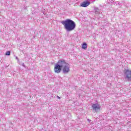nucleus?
<instances>
[{
  "instance_id": "1",
  "label": "nucleus",
  "mask_w": 131,
  "mask_h": 131,
  "mask_svg": "<svg viewBox=\"0 0 131 131\" xmlns=\"http://www.w3.org/2000/svg\"><path fill=\"white\" fill-rule=\"evenodd\" d=\"M61 24L63 25L64 29H66L67 32H70V31H73L76 27V24L73 20L69 19H67L65 20L61 21Z\"/></svg>"
},
{
  "instance_id": "2",
  "label": "nucleus",
  "mask_w": 131,
  "mask_h": 131,
  "mask_svg": "<svg viewBox=\"0 0 131 131\" xmlns=\"http://www.w3.org/2000/svg\"><path fill=\"white\" fill-rule=\"evenodd\" d=\"M61 68H62L63 73L67 74L70 71V65L64 60H61Z\"/></svg>"
},
{
  "instance_id": "3",
  "label": "nucleus",
  "mask_w": 131,
  "mask_h": 131,
  "mask_svg": "<svg viewBox=\"0 0 131 131\" xmlns=\"http://www.w3.org/2000/svg\"><path fill=\"white\" fill-rule=\"evenodd\" d=\"M61 70H62V60H59L54 65V71L55 73H60L61 72Z\"/></svg>"
},
{
  "instance_id": "4",
  "label": "nucleus",
  "mask_w": 131,
  "mask_h": 131,
  "mask_svg": "<svg viewBox=\"0 0 131 131\" xmlns=\"http://www.w3.org/2000/svg\"><path fill=\"white\" fill-rule=\"evenodd\" d=\"M125 78L131 81V71L126 70L125 72Z\"/></svg>"
},
{
  "instance_id": "5",
  "label": "nucleus",
  "mask_w": 131,
  "mask_h": 131,
  "mask_svg": "<svg viewBox=\"0 0 131 131\" xmlns=\"http://www.w3.org/2000/svg\"><path fill=\"white\" fill-rule=\"evenodd\" d=\"M92 108L93 110H94V111H96V112H97L101 109V106H100V104L98 103L93 104L92 105Z\"/></svg>"
},
{
  "instance_id": "6",
  "label": "nucleus",
  "mask_w": 131,
  "mask_h": 131,
  "mask_svg": "<svg viewBox=\"0 0 131 131\" xmlns=\"http://www.w3.org/2000/svg\"><path fill=\"white\" fill-rule=\"evenodd\" d=\"M91 5V2L89 1H85L81 3V7H82L83 8H86L87 7H89Z\"/></svg>"
},
{
  "instance_id": "7",
  "label": "nucleus",
  "mask_w": 131,
  "mask_h": 131,
  "mask_svg": "<svg viewBox=\"0 0 131 131\" xmlns=\"http://www.w3.org/2000/svg\"><path fill=\"white\" fill-rule=\"evenodd\" d=\"M88 48V45L86 43H84L82 45V49H83V50H85Z\"/></svg>"
},
{
  "instance_id": "8",
  "label": "nucleus",
  "mask_w": 131,
  "mask_h": 131,
  "mask_svg": "<svg viewBox=\"0 0 131 131\" xmlns=\"http://www.w3.org/2000/svg\"><path fill=\"white\" fill-rule=\"evenodd\" d=\"M5 55L6 56H10V55H11V52L10 51L6 52Z\"/></svg>"
},
{
  "instance_id": "9",
  "label": "nucleus",
  "mask_w": 131,
  "mask_h": 131,
  "mask_svg": "<svg viewBox=\"0 0 131 131\" xmlns=\"http://www.w3.org/2000/svg\"><path fill=\"white\" fill-rule=\"evenodd\" d=\"M23 66L24 67H25V66L24 65V63L23 64Z\"/></svg>"
},
{
  "instance_id": "10",
  "label": "nucleus",
  "mask_w": 131,
  "mask_h": 131,
  "mask_svg": "<svg viewBox=\"0 0 131 131\" xmlns=\"http://www.w3.org/2000/svg\"><path fill=\"white\" fill-rule=\"evenodd\" d=\"M88 121H89V122H91V120L88 119Z\"/></svg>"
},
{
  "instance_id": "11",
  "label": "nucleus",
  "mask_w": 131,
  "mask_h": 131,
  "mask_svg": "<svg viewBox=\"0 0 131 131\" xmlns=\"http://www.w3.org/2000/svg\"><path fill=\"white\" fill-rule=\"evenodd\" d=\"M57 97L58 98V99H61V98L59 97V96H57Z\"/></svg>"
},
{
  "instance_id": "12",
  "label": "nucleus",
  "mask_w": 131,
  "mask_h": 131,
  "mask_svg": "<svg viewBox=\"0 0 131 131\" xmlns=\"http://www.w3.org/2000/svg\"><path fill=\"white\" fill-rule=\"evenodd\" d=\"M16 59L17 60H18V57H16Z\"/></svg>"
}]
</instances>
